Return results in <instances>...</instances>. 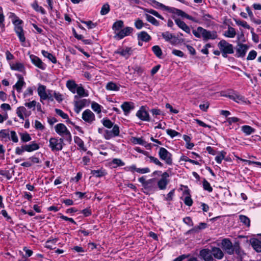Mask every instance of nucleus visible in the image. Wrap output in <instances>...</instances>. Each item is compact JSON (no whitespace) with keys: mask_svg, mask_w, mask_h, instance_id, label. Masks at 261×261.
<instances>
[{"mask_svg":"<svg viewBox=\"0 0 261 261\" xmlns=\"http://www.w3.org/2000/svg\"><path fill=\"white\" fill-rule=\"evenodd\" d=\"M102 123L104 126L110 128L113 127L112 130H106L104 137L107 140H109L112 138L118 136L119 135V126L114 123L109 119L105 118L101 120Z\"/></svg>","mask_w":261,"mask_h":261,"instance_id":"f257e3e1","label":"nucleus"},{"mask_svg":"<svg viewBox=\"0 0 261 261\" xmlns=\"http://www.w3.org/2000/svg\"><path fill=\"white\" fill-rule=\"evenodd\" d=\"M218 46L224 58H226L227 54H232L233 53V45L225 40H221L218 43Z\"/></svg>","mask_w":261,"mask_h":261,"instance_id":"f03ea898","label":"nucleus"},{"mask_svg":"<svg viewBox=\"0 0 261 261\" xmlns=\"http://www.w3.org/2000/svg\"><path fill=\"white\" fill-rule=\"evenodd\" d=\"M55 131L60 136H65L67 140L70 141L71 140V135L70 132L67 129L66 126L63 123L57 124L55 127Z\"/></svg>","mask_w":261,"mask_h":261,"instance_id":"7ed1b4c3","label":"nucleus"},{"mask_svg":"<svg viewBox=\"0 0 261 261\" xmlns=\"http://www.w3.org/2000/svg\"><path fill=\"white\" fill-rule=\"evenodd\" d=\"M144 193L146 194H150L156 191V180L153 178L147 180V182L143 188Z\"/></svg>","mask_w":261,"mask_h":261,"instance_id":"20e7f679","label":"nucleus"},{"mask_svg":"<svg viewBox=\"0 0 261 261\" xmlns=\"http://www.w3.org/2000/svg\"><path fill=\"white\" fill-rule=\"evenodd\" d=\"M49 143V146L53 151L61 150L63 148V139L62 138L58 139L56 138H51Z\"/></svg>","mask_w":261,"mask_h":261,"instance_id":"39448f33","label":"nucleus"},{"mask_svg":"<svg viewBox=\"0 0 261 261\" xmlns=\"http://www.w3.org/2000/svg\"><path fill=\"white\" fill-rule=\"evenodd\" d=\"M160 158L165 162L168 165L172 163V154L166 149L161 147L159 151Z\"/></svg>","mask_w":261,"mask_h":261,"instance_id":"423d86ee","label":"nucleus"},{"mask_svg":"<svg viewBox=\"0 0 261 261\" xmlns=\"http://www.w3.org/2000/svg\"><path fill=\"white\" fill-rule=\"evenodd\" d=\"M169 174L165 172L162 175L161 178L156 181V187L161 190H165L167 188V186L169 182Z\"/></svg>","mask_w":261,"mask_h":261,"instance_id":"0eeeda50","label":"nucleus"},{"mask_svg":"<svg viewBox=\"0 0 261 261\" xmlns=\"http://www.w3.org/2000/svg\"><path fill=\"white\" fill-rule=\"evenodd\" d=\"M221 246L224 251L228 254H233L234 245H233L231 241L227 239L222 240L221 242Z\"/></svg>","mask_w":261,"mask_h":261,"instance_id":"6e6552de","label":"nucleus"},{"mask_svg":"<svg viewBox=\"0 0 261 261\" xmlns=\"http://www.w3.org/2000/svg\"><path fill=\"white\" fill-rule=\"evenodd\" d=\"M197 30L204 39H215L217 38V35L215 32H210L200 27L197 28Z\"/></svg>","mask_w":261,"mask_h":261,"instance_id":"1a4fd4ad","label":"nucleus"},{"mask_svg":"<svg viewBox=\"0 0 261 261\" xmlns=\"http://www.w3.org/2000/svg\"><path fill=\"white\" fill-rule=\"evenodd\" d=\"M136 116L142 121L149 122L150 120L149 114L144 106H142L137 111Z\"/></svg>","mask_w":261,"mask_h":261,"instance_id":"9d476101","label":"nucleus"},{"mask_svg":"<svg viewBox=\"0 0 261 261\" xmlns=\"http://www.w3.org/2000/svg\"><path fill=\"white\" fill-rule=\"evenodd\" d=\"M249 49V46L247 44L239 43L236 47V55L238 57L243 58Z\"/></svg>","mask_w":261,"mask_h":261,"instance_id":"9b49d317","label":"nucleus"},{"mask_svg":"<svg viewBox=\"0 0 261 261\" xmlns=\"http://www.w3.org/2000/svg\"><path fill=\"white\" fill-rule=\"evenodd\" d=\"M82 119L89 123H92L95 119V115L90 110L87 109L82 114Z\"/></svg>","mask_w":261,"mask_h":261,"instance_id":"f8f14e48","label":"nucleus"},{"mask_svg":"<svg viewBox=\"0 0 261 261\" xmlns=\"http://www.w3.org/2000/svg\"><path fill=\"white\" fill-rule=\"evenodd\" d=\"M199 255L204 261H214L211 250L210 249H202L199 252Z\"/></svg>","mask_w":261,"mask_h":261,"instance_id":"ddd939ff","label":"nucleus"},{"mask_svg":"<svg viewBox=\"0 0 261 261\" xmlns=\"http://www.w3.org/2000/svg\"><path fill=\"white\" fill-rule=\"evenodd\" d=\"M225 96L233 100L236 102L239 103H245L246 102V99L244 96L236 92H233L232 93H229L228 95H226Z\"/></svg>","mask_w":261,"mask_h":261,"instance_id":"4468645a","label":"nucleus"},{"mask_svg":"<svg viewBox=\"0 0 261 261\" xmlns=\"http://www.w3.org/2000/svg\"><path fill=\"white\" fill-rule=\"evenodd\" d=\"M211 250L214 259L221 260L223 258L224 253L220 248L213 247Z\"/></svg>","mask_w":261,"mask_h":261,"instance_id":"2eb2a0df","label":"nucleus"},{"mask_svg":"<svg viewBox=\"0 0 261 261\" xmlns=\"http://www.w3.org/2000/svg\"><path fill=\"white\" fill-rule=\"evenodd\" d=\"M30 58L32 63L38 68L42 70L45 68V64L38 57L34 55H30Z\"/></svg>","mask_w":261,"mask_h":261,"instance_id":"dca6fc26","label":"nucleus"},{"mask_svg":"<svg viewBox=\"0 0 261 261\" xmlns=\"http://www.w3.org/2000/svg\"><path fill=\"white\" fill-rule=\"evenodd\" d=\"M133 29L131 27H126L118 32H116V37L119 39H122L125 36L129 35L133 31Z\"/></svg>","mask_w":261,"mask_h":261,"instance_id":"f3484780","label":"nucleus"},{"mask_svg":"<svg viewBox=\"0 0 261 261\" xmlns=\"http://www.w3.org/2000/svg\"><path fill=\"white\" fill-rule=\"evenodd\" d=\"M17 77L18 79L17 83L14 85L13 88H15L17 92H20L22 87L25 84L24 81L23 77L20 74H16Z\"/></svg>","mask_w":261,"mask_h":261,"instance_id":"a211bd4d","label":"nucleus"},{"mask_svg":"<svg viewBox=\"0 0 261 261\" xmlns=\"http://www.w3.org/2000/svg\"><path fill=\"white\" fill-rule=\"evenodd\" d=\"M87 100L85 99H81L74 102V111L79 114L81 110L85 107L87 103Z\"/></svg>","mask_w":261,"mask_h":261,"instance_id":"6ab92c4d","label":"nucleus"},{"mask_svg":"<svg viewBox=\"0 0 261 261\" xmlns=\"http://www.w3.org/2000/svg\"><path fill=\"white\" fill-rule=\"evenodd\" d=\"M149 3L155 8H161L163 10L171 11L172 8L157 2L155 0H149Z\"/></svg>","mask_w":261,"mask_h":261,"instance_id":"aec40b11","label":"nucleus"},{"mask_svg":"<svg viewBox=\"0 0 261 261\" xmlns=\"http://www.w3.org/2000/svg\"><path fill=\"white\" fill-rule=\"evenodd\" d=\"M10 68L12 70L17 71L19 72H23L25 70L24 65L20 62L10 63Z\"/></svg>","mask_w":261,"mask_h":261,"instance_id":"412c9836","label":"nucleus"},{"mask_svg":"<svg viewBox=\"0 0 261 261\" xmlns=\"http://www.w3.org/2000/svg\"><path fill=\"white\" fill-rule=\"evenodd\" d=\"M38 94L40 98L41 102L43 100H46L47 96V92H46V87L44 85H40L37 89Z\"/></svg>","mask_w":261,"mask_h":261,"instance_id":"4be33fe9","label":"nucleus"},{"mask_svg":"<svg viewBox=\"0 0 261 261\" xmlns=\"http://www.w3.org/2000/svg\"><path fill=\"white\" fill-rule=\"evenodd\" d=\"M137 38L138 40L145 42L149 41L151 39V36L145 31H142L138 33Z\"/></svg>","mask_w":261,"mask_h":261,"instance_id":"5701e85b","label":"nucleus"},{"mask_svg":"<svg viewBox=\"0 0 261 261\" xmlns=\"http://www.w3.org/2000/svg\"><path fill=\"white\" fill-rule=\"evenodd\" d=\"M66 86L71 92L74 94L79 85L76 84L73 80H68L66 82Z\"/></svg>","mask_w":261,"mask_h":261,"instance_id":"b1692460","label":"nucleus"},{"mask_svg":"<svg viewBox=\"0 0 261 261\" xmlns=\"http://www.w3.org/2000/svg\"><path fill=\"white\" fill-rule=\"evenodd\" d=\"M175 22L178 27L185 32L188 34L190 33L191 30L190 28L183 21L181 20L180 19H176Z\"/></svg>","mask_w":261,"mask_h":261,"instance_id":"393cba45","label":"nucleus"},{"mask_svg":"<svg viewBox=\"0 0 261 261\" xmlns=\"http://www.w3.org/2000/svg\"><path fill=\"white\" fill-rule=\"evenodd\" d=\"M129 71L130 72H133V73L135 74V76H140L143 73L144 70L139 66L134 65V66L129 68Z\"/></svg>","mask_w":261,"mask_h":261,"instance_id":"a878e982","label":"nucleus"},{"mask_svg":"<svg viewBox=\"0 0 261 261\" xmlns=\"http://www.w3.org/2000/svg\"><path fill=\"white\" fill-rule=\"evenodd\" d=\"M25 151L32 152L39 148V145L35 142H32L31 144L24 145Z\"/></svg>","mask_w":261,"mask_h":261,"instance_id":"bb28decb","label":"nucleus"},{"mask_svg":"<svg viewBox=\"0 0 261 261\" xmlns=\"http://www.w3.org/2000/svg\"><path fill=\"white\" fill-rule=\"evenodd\" d=\"M15 32L17 35L19 40L21 42H24L25 38L24 35L23 30L22 27H14Z\"/></svg>","mask_w":261,"mask_h":261,"instance_id":"cd10ccee","label":"nucleus"},{"mask_svg":"<svg viewBox=\"0 0 261 261\" xmlns=\"http://www.w3.org/2000/svg\"><path fill=\"white\" fill-rule=\"evenodd\" d=\"M0 139L2 141H8L10 140L9 129H2L0 131Z\"/></svg>","mask_w":261,"mask_h":261,"instance_id":"c85d7f7f","label":"nucleus"},{"mask_svg":"<svg viewBox=\"0 0 261 261\" xmlns=\"http://www.w3.org/2000/svg\"><path fill=\"white\" fill-rule=\"evenodd\" d=\"M251 244L254 250L257 252H261V242L257 239H253L251 241Z\"/></svg>","mask_w":261,"mask_h":261,"instance_id":"c756f323","label":"nucleus"},{"mask_svg":"<svg viewBox=\"0 0 261 261\" xmlns=\"http://www.w3.org/2000/svg\"><path fill=\"white\" fill-rule=\"evenodd\" d=\"M132 142L135 144L142 145L145 147L149 145V144H147L146 142L142 138L133 137L132 138Z\"/></svg>","mask_w":261,"mask_h":261,"instance_id":"7c9ffc66","label":"nucleus"},{"mask_svg":"<svg viewBox=\"0 0 261 261\" xmlns=\"http://www.w3.org/2000/svg\"><path fill=\"white\" fill-rule=\"evenodd\" d=\"M41 53L44 57L48 59V60L50 61L52 63L54 64L57 63V60L55 57L53 56L51 54L44 50H42Z\"/></svg>","mask_w":261,"mask_h":261,"instance_id":"2f4dec72","label":"nucleus"},{"mask_svg":"<svg viewBox=\"0 0 261 261\" xmlns=\"http://www.w3.org/2000/svg\"><path fill=\"white\" fill-rule=\"evenodd\" d=\"M31 6L36 11L40 12L42 14H45V10L42 7L38 5L36 1H35L33 3L31 4Z\"/></svg>","mask_w":261,"mask_h":261,"instance_id":"473e14b6","label":"nucleus"},{"mask_svg":"<svg viewBox=\"0 0 261 261\" xmlns=\"http://www.w3.org/2000/svg\"><path fill=\"white\" fill-rule=\"evenodd\" d=\"M76 93L80 97H87L88 93L85 91L82 85H79L76 90Z\"/></svg>","mask_w":261,"mask_h":261,"instance_id":"72a5a7b5","label":"nucleus"},{"mask_svg":"<svg viewBox=\"0 0 261 261\" xmlns=\"http://www.w3.org/2000/svg\"><path fill=\"white\" fill-rule=\"evenodd\" d=\"M241 130L246 135H250L255 132V129L249 125H243L241 127Z\"/></svg>","mask_w":261,"mask_h":261,"instance_id":"f704fd0d","label":"nucleus"},{"mask_svg":"<svg viewBox=\"0 0 261 261\" xmlns=\"http://www.w3.org/2000/svg\"><path fill=\"white\" fill-rule=\"evenodd\" d=\"M91 174L97 177H100L102 176H105L107 172L105 170L103 169H100V170H92L91 172Z\"/></svg>","mask_w":261,"mask_h":261,"instance_id":"c9c22d12","label":"nucleus"},{"mask_svg":"<svg viewBox=\"0 0 261 261\" xmlns=\"http://www.w3.org/2000/svg\"><path fill=\"white\" fill-rule=\"evenodd\" d=\"M121 107L126 115H127L129 113L130 111L133 109V107H132L130 103L128 102H124L121 105Z\"/></svg>","mask_w":261,"mask_h":261,"instance_id":"e433bc0d","label":"nucleus"},{"mask_svg":"<svg viewBox=\"0 0 261 261\" xmlns=\"http://www.w3.org/2000/svg\"><path fill=\"white\" fill-rule=\"evenodd\" d=\"M27 111V109L24 107H19L17 108L16 110V114L17 116L21 119V120H24V118L23 116V114L25 113Z\"/></svg>","mask_w":261,"mask_h":261,"instance_id":"4c0bfd02","label":"nucleus"},{"mask_svg":"<svg viewBox=\"0 0 261 261\" xmlns=\"http://www.w3.org/2000/svg\"><path fill=\"white\" fill-rule=\"evenodd\" d=\"M236 35V32L234 28L228 27V30L225 32V36L228 38H233Z\"/></svg>","mask_w":261,"mask_h":261,"instance_id":"58836bf2","label":"nucleus"},{"mask_svg":"<svg viewBox=\"0 0 261 261\" xmlns=\"http://www.w3.org/2000/svg\"><path fill=\"white\" fill-rule=\"evenodd\" d=\"M233 253L235 252L238 256L242 257L245 254L244 252L240 248V245L238 243H235L234 244Z\"/></svg>","mask_w":261,"mask_h":261,"instance_id":"ea45409f","label":"nucleus"},{"mask_svg":"<svg viewBox=\"0 0 261 261\" xmlns=\"http://www.w3.org/2000/svg\"><path fill=\"white\" fill-rule=\"evenodd\" d=\"M123 26V22L122 20H118L115 22L113 25V30L115 31V33L120 31L121 29Z\"/></svg>","mask_w":261,"mask_h":261,"instance_id":"a19ab883","label":"nucleus"},{"mask_svg":"<svg viewBox=\"0 0 261 261\" xmlns=\"http://www.w3.org/2000/svg\"><path fill=\"white\" fill-rule=\"evenodd\" d=\"M106 89L108 90L117 91L119 90V87L114 83L109 82L106 85Z\"/></svg>","mask_w":261,"mask_h":261,"instance_id":"79ce46f5","label":"nucleus"},{"mask_svg":"<svg viewBox=\"0 0 261 261\" xmlns=\"http://www.w3.org/2000/svg\"><path fill=\"white\" fill-rule=\"evenodd\" d=\"M207 226V225L206 223H199L198 226L195 227L193 229L190 230L189 232H198L200 230L206 228Z\"/></svg>","mask_w":261,"mask_h":261,"instance_id":"37998d69","label":"nucleus"},{"mask_svg":"<svg viewBox=\"0 0 261 261\" xmlns=\"http://www.w3.org/2000/svg\"><path fill=\"white\" fill-rule=\"evenodd\" d=\"M21 141L23 142H27L31 140L32 138L28 133H19Z\"/></svg>","mask_w":261,"mask_h":261,"instance_id":"c03bdc74","label":"nucleus"},{"mask_svg":"<svg viewBox=\"0 0 261 261\" xmlns=\"http://www.w3.org/2000/svg\"><path fill=\"white\" fill-rule=\"evenodd\" d=\"M226 155L225 151H221L215 157V160L218 164H221Z\"/></svg>","mask_w":261,"mask_h":261,"instance_id":"a18cd8bd","label":"nucleus"},{"mask_svg":"<svg viewBox=\"0 0 261 261\" xmlns=\"http://www.w3.org/2000/svg\"><path fill=\"white\" fill-rule=\"evenodd\" d=\"M75 143L84 151H86V149L84 147V143L83 140L79 137H75L74 138Z\"/></svg>","mask_w":261,"mask_h":261,"instance_id":"49530a36","label":"nucleus"},{"mask_svg":"<svg viewBox=\"0 0 261 261\" xmlns=\"http://www.w3.org/2000/svg\"><path fill=\"white\" fill-rule=\"evenodd\" d=\"M119 54L121 56L124 57L125 58H128L131 54V49L129 48H126L119 51Z\"/></svg>","mask_w":261,"mask_h":261,"instance_id":"de8ad7c7","label":"nucleus"},{"mask_svg":"<svg viewBox=\"0 0 261 261\" xmlns=\"http://www.w3.org/2000/svg\"><path fill=\"white\" fill-rule=\"evenodd\" d=\"M148 159H149V161L150 163H153L156 165H158L160 167H162L163 164L158 160V158H155L152 156H147Z\"/></svg>","mask_w":261,"mask_h":261,"instance_id":"09e8293b","label":"nucleus"},{"mask_svg":"<svg viewBox=\"0 0 261 261\" xmlns=\"http://www.w3.org/2000/svg\"><path fill=\"white\" fill-rule=\"evenodd\" d=\"M111 164L115 165L113 167L116 168L118 166H124L125 164L121 160L119 159H114L111 162Z\"/></svg>","mask_w":261,"mask_h":261,"instance_id":"8fccbe9b","label":"nucleus"},{"mask_svg":"<svg viewBox=\"0 0 261 261\" xmlns=\"http://www.w3.org/2000/svg\"><path fill=\"white\" fill-rule=\"evenodd\" d=\"M234 20L237 25H241L245 29H250V27L249 26V25L248 24V23L246 21H242L241 20L237 19H234Z\"/></svg>","mask_w":261,"mask_h":261,"instance_id":"3c124183","label":"nucleus"},{"mask_svg":"<svg viewBox=\"0 0 261 261\" xmlns=\"http://www.w3.org/2000/svg\"><path fill=\"white\" fill-rule=\"evenodd\" d=\"M152 50L153 53L158 57H161V56L162 55V51L159 46H158V45L153 46L152 47Z\"/></svg>","mask_w":261,"mask_h":261,"instance_id":"603ef678","label":"nucleus"},{"mask_svg":"<svg viewBox=\"0 0 261 261\" xmlns=\"http://www.w3.org/2000/svg\"><path fill=\"white\" fill-rule=\"evenodd\" d=\"M145 16L147 20L150 22L151 23H152V24L155 25H158L159 24V23L158 21V20L153 16L148 14H146Z\"/></svg>","mask_w":261,"mask_h":261,"instance_id":"864d4df0","label":"nucleus"},{"mask_svg":"<svg viewBox=\"0 0 261 261\" xmlns=\"http://www.w3.org/2000/svg\"><path fill=\"white\" fill-rule=\"evenodd\" d=\"M91 108L94 112L97 113H100L101 111V106L95 102L92 103Z\"/></svg>","mask_w":261,"mask_h":261,"instance_id":"5fc2aeb1","label":"nucleus"},{"mask_svg":"<svg viewBox=\"0 0 261 261\" xmlns=\"http://www.w3.org/2000/svg\"><path fill=\"white\" fill-rule=\"evenodd\" d=\"M110 6L108 4H104L100 10V14L101 15H105L108 14L110 11Z\"/></svg>","mask_w":261,"mask_h":261,"instance_id":"6e6d98bb","label":"nucleus"},{"mask_svg":"<svg viewBox=\"0 0 261 261\" xmlns=\"http://www.w3.org/2000/svg\"><path fill=\"white\" fill-rule=\"evenodd\" d=\"M240 220L241 222L249 227L250 226V219L244 215H240L239 217Z\"/></svg>","mask_w":261,"mask_h":261,"instance_id":"4d7b16f0","label":"nucleus"},{"mask_svg":"<svg viewBox=\"0 0 261 261\" xmlns=\"http://www.w3.org/2000/svg\"><path fill=\"white\" fill-rule=\"evenodd\" d=\"M145 11L147 12V13H149L150 14H152L153 15H154V16L162 19V20H163L164 19V18L162 16H161L157 11L154 10H152V9H145Z\"/></svg>","mask_w":261,"mask_h":261,"instance_id":"13d9d810","label":"nucleus"},{"mask_svg":"<svg viewBox=\"0 0 261 261\" xmlns=\"http://www.w3.org/2000/svg\"><path fill=\"white\" fill-rule=\"evenodd\" d=\"M203 188L204 190L207 191L209 192H211L213 191V188L211 187L210 184L205 179L203 181Z\"/></svg>","mask_w":261,"mask_h":261,"instance_id":"bf43d9fd","label":"nucleus"},{"mask_svg":"<svg viewBox=\"0 0 261 261\" xmlns=\"http://www.w3.org/2000/svg\"><path fill=\"white\" fill-rule=\"evenodd\" d=\"M162 36L166 41H169L171 39L173 38V35L169 32L162 33Z\"/></svg>","mask_w":261,"mask_h":261,"instance_id":"052dcab7","label":"nucleus"},{"mask_svg":"<svg viewBox=\"0 0 261 261\" xmlns=\"http://www.w3.org/2000/svg\"><path fill=\"white\" fill-rule=\"evenodd\" d=\"M257 54V52L255 50H252L249 53L246 59L247 60H253L256 58Z\"/></svg>","mask_w":261,"mask_h":261,"instance_id":"680f3d73","label":"nucleus"},{"mask_svg":"<svg viewBox=\"0 0 261 261\" xmlns=\"http://www.w3.org/2000/svg\"><path fill=\"white\" fill-rule=\"evenodd\" d=\"M167 134L171 138L175 137L177 136H180V134L175 130L172 129H167L166 130Z\"/></svg>","mask_w":261,"mask_h":261,"instance_id":"e2e57ef3","label":"nucleus"},{"mask_svg":"<svg viewBox=\"0 0 261 261\" xmlns=\"http://www.w3.org/2000/svg\"><path fill=\"white\" fill-rule=\"evenodd\" d=\"M10 139L14 142V143H17L18 142V138L16 135V133L14 130H11L10 132Z\"/></svg>","mask_w":261,"mask_h":261,"instance_id":"0e129e2a","label":"nucleus"},{"mask_svg":"<svg viewBox=\"0 0 261 261\" xmlns=\"http://www.w3.org/2000/svg\"><path fill=\"white\" fill-rule=\"evenodd\" d=\"M24 145H22L21 147H17L15 148V152L17 155H21L23 152L25 151Z\"/></svg>","mask_w":261,"mask_h":261,"instance_id":"69168bd1","label":"nucleus"},{"mask_svg":"<svg viewBox=\"0 0 261 261\" xmlns=\"http://www.w3.org/2000/svg\"><path fill=\"white\" fill-rule=\"evenodd\" d=\"M144 23L141 19H138L135 22V26L138 30L141 29Z\"/></svg>","mask_w":261,"mask_h":261,"instance_id":"338daca9","label":"nucleus"},{"mask_svg":"<svg viewBox=\"0 0 261 261\" xmlns=\"http://www.w3.org/2000/svg\"><path fill=\"white\" fill-rule=\"evenodd\" d=\"M0 175L5 176L8 180L10 179L12 177L9 171L1 170Z\"/></svg>","mask_w":261,"mask_h":261,"instance_id":"774afa93","label":"nucleus"}]
</instances>
